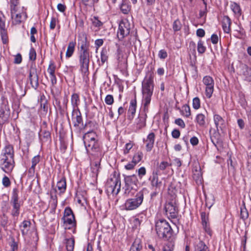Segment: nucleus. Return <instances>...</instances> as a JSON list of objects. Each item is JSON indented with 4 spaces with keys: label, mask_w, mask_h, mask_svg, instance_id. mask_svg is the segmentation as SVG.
<instances>
[{
    "label": "nucleus",
    "mask_w": 251,
    "mask_h": 251,
    "mask_svg": "<svg viewBox=\"0 0 251 251\" xmlns=\"http://www.w3.org/2000/svg\"><path fill=\"white\" fill-rule=\"evenodd\" d=\"M108 59L107 51L106 49H102L100 52V62L99 61V65L102 66Z\"/></svg>",
    "instance_id": "nucleus-33"
},
{
    "label": "nucleus",
    "mask_w": 251,
    "mask_h": 251,
    "mask_svg": "<svg viewBox=\"0 0 251 251\" xmlns=\"http://www.w3.org/2000/svg\"><path fill=\"white\" fill-rule=\"evenodd\" d=\"M55 66L52 63H50L47 69V72L50 75H55Z\"/></svg>",
    "instance_id": "nucleus-48"
},
{
    "label": "nucleus",
    "mask_w": 251,
    "mask_h": 251,
    "mask_svg": "<svg viewBox=\"0 0 251 251\" xmlns=\"http://www.w3.org/2000/svg\"><path fill=\"white\" fill-rule=\"evenodd\" d=\"M10 111L8 106L2 105L0 107V125L8 122Z\"/></svg>",
    "instance_id": "nucleus-15"
},
{
    "label": "nucleus",
    "mask_w": 251,
    "mask_h": 251,
    "mask_svg": "<svg viewBox=\"0 0 251 251\" xmlns=\"http://www.w3.org/2000/svg\"><path fill=\"white\" fill-rule=\"evenodd\" d=\"M11 205L10 213L14 220H17L20 213L22 203L19 201V190L14 188L12 190L10 201Z\"/></svg>",
    "instance_id": "nucleus-7"
},
{
    "label": "nucleus",
    "mask_w": 251,
    "mask_h": 251,
    "mask_svg": "<svg viewBox=\"0 0 251 251\" xmlns=\"http://www.w3.org/2000/svg\"><path fill=\"white\" fill-rule=\"evenodd\" d=\"M155 135L153 132L150 133L146 138L143 139V142L145 144L146 150L147 152H150L154 146Z\"/></svg>",
    "instance_id": "nucleus-17"
},
{
    "label": "nucleus",
    "mask_w": 251,
    "mask_h": 251,
    "mask_svg": "<svg viewBox=\"0 0 251 251\" xmlns=\"http://www.w3.org/2000/svg\"><path fill=\"white\" fill-rule=\"evenodd\" d=\"M214 124L216 126L217 132H215V135L211 136L210 138L212 142L215 146L220 143L219 131L223 130L226 127V123L224 119L218 114H215L213 117Z\"/></svg>",
    "instance_id": "nucleus-8"
},
{
    "label": "nucleus",
    "mask_w": 251,
    "mask_h": 251,
    "mask_svg": "<svg viewBox=\"0 0 251 251\" xmlns=\"http://www.w3.org/2000/svg\"><path fill=\"white\" fill-rule=\"evenodd\" d=\"M174 241L171 240L168 242L163 248V251H173L174 248Z\"/></svg>",
    "instance_id": "nucleus-37"
},
{
    "label": "nucleus",
    "mask_w": 251,
    "mask_h": 251,
    "mask_svg": "<svg viewBox=\"0 0 251 251\" xmlns=\"http://www.w3.org/2000/svg\"><path fill=\"white\" fill-rule=\"evenodd\" d=\"M202 82L206 86V96L208 98H210L214 91V81L211 76L206 75L203 77Z\"/></svg>",
    "instance_id": "nucleus-12"
},
{
    "label": "nucleus",
    "mask_w": 251,
    "mask_h": 251,
    "mask_svg": "<svg viewBox=\"0 0 251 251\" xmlns=\"http://www.w3.org/2000/svg\"><path fill=\"white\" fill-rule=\"evenodd\" d=\"M14 156L12 146H5L0 155V168L5 173L9 174L13 170L15 166Z\"/></svg>",
    "instance_id": "nucleus-4"
},
{
    "label": "nucleus",
    "mask_w": 251,
    "mask_h": 251,
    "mask_svg": "<svg viewBox=\"0 0 251 251\" xmlns=\"http://www.w3.org/2000/svg\"><path fill=\"white\" fill-rule=\"evenodd\" d=\"M131 9L130 6L126 0H123L120 5V9L123 13L126 14L128 13Z\"/></svg>",
    "instance_id": "nucleus-34"
},
{
    "label": "nucleus",
    "mask_w": 251,
    "mask_h": 251,
    "mask_svg": "<svg viewBox=\"0 0 251 251\" xmlns=\"http://www.w3.org/2000/svg\"><path fill=\"white\" fill-rule=\"evenodd\" d=\"M0 34L3 44L7 43L8 38L7 29L5 27V17L1 12H0Z\"/></svg>",
    "instance_id": "nucleus-13"
},
{
    "label": "nucleus",
    "mask_w": 251,
    "mask_h": 251,
    "mask_svg": "<svg viewBox=\"0 0 251 251\" xmlns=\"http://www.w3.org/2000/svg\"><path fill=\"white\" fill-rule=\"evenodd\" d=\"M158 56L161 59H165L167 57V53L165 50H161L159 51Z\"/></svg>",
    "instance_id": "nucleus-61"
},
{
    "label": "nucleus",
    "mask_w": 251,
    "mask_h": 251,
    "mask_svg": "<svg viewBox=\"0 0 251 251\" xmlns=\"http://www.w3.org/2000/svg\"><path fill=\"white\" fill-rule=\"evenodd\" d=\"M175 123L180 126L181 128H184L185 127V124L184 121L180 118H178L175 120Z\"/></svg>",
    "instance_id": "nucleus-56"
},
{
    "label": "nucleus",
    "mask_w": 251,
    "mask_h": 251,
    "mask_svg": "<svg viewBox=\"0 0 251 251\" xmlns=\"http://www.w3.org/2000/svg\"><path fill=\"white\" fill-rule=\"evenodd\" d=\"M149 194L147 188H144L136 194L133 198L127 199L125 203V208L126 210H133L139 207L143 202L145 195Z\"/></svg>",
    "instance_id": "nucleus-6"
},
{
    "label": "nucleus",
    "mask_w": 251,
    "mask_h": 251,
    "mask_svg": "<svg viewBox=\"0 0 251 251\" xmlns=\"http://www.w3.org/2000/svg\"><path fill=\"white\" fill-rule=\"evenodd\" d=\"M75 114L76 117L74 118V123L75 126L79 127L80 129H84L86 126V125H83L82 123V118L80 112L79 110H74L73 115Z\"/></svg>",
    "instance_id": "nucleus-19"
},
{
    "label": "nucleus",
    "mask_w": 251,
    "mask_h": 251,
    "mask_svg": "<svg viewBox=\"0 0 251 251\" xmlns=\"http://www.w3.org/2000/svg\"><path fill=\"white\" fill-rule=\"evenodd\" d=\"M10 250L9 251H16L18 249V243L16 242L14 238H12L11 242L10 243Z\"/></svg>",
    "instance_id": "nucleus-42"
},
{
    "label": "nucleus",
    "mask_w": 251,
    "mask_h": 251,
    "mask_svg": "<svg viewBox=\"0 0 251 251\" xmlns=\"http://www.w3.org/2000/svg\"><path fill=\"white\" fill-rule=\"evenodd\" d=\"M193 178L197 183H201L202 180V173L201 168L199 165H196L193 168Z\"/></svg>",
    "instance_id": "nucleus-20"
},
{
    "label": "nucleus",
    "mask_w": 251,
    "mask_h": 251,
    "mask_svg": "<svg viewBox=\"0 0 251 251\" xmlns=\"http://www.w3.org/2000/svg\"><path fill=\"white\" fill-rule=\"evenodd\" d=\"M151 185L153 187H156V188H159L161 185V182L158 181L157 176H153L151 180Z\"/></svg>",
    "instance_id": "nucleus-43"
},
{
    "label": "nucleus",
    "mask_w": 251,
    "mask_h": 251,
    "mask_svg": "<svg viewBox=\"0 0 251 251\" xmlns=\"http://www.w3.org/2000/svg\"><path fill=\"white\" fill-rule=\"evenodd\" d=\"M83 141L87 152L96 156L92 165L91 169L92 172L97 176L103 156V153L98 142V136L93 131L87 132L83 135Z\"/></svg>",
    "instance_id": "nucleus-1"
},
{
    "label": "nucleus",
    "mask_w": 251,
    "mask_h": 251,
    "mask_svg": "<svg viewBox=\"0 0 251 251\" xmlns=\"http://www.w3.org/2000/svg\"><path fill=\"white\" fill-rule=\"evenodd\" d=\"M56 24V19L55 17H52L50 25V29H53L55 27Z\"/></svg>",
    "instance_id": "nucleus-60"
},
{
    "label": "nucleus",
    "mask_w": 251,
    "mask_h": 251,
    "mask_svg": "<svg viewBox=\"0 0 251 251\" xmlns=\"http://www.w3.org/2000/svg\"><path fill=\"white\" fill-rule=\"evenodd\" d=\"M143 156V153L142 152L139 151L134 155L132 161L137 164L142 160Z\"/></svg>",
    "instance_id": "nucleus-38"
},
{
    "label": "nucleus",
    "mask_w": 251,
    "mask_h": 251,
    "mask_svg": "<svg viewBox=\"0 0 251 251\" xmlns=\"http://www.w3.org/2000/svg\"><path fill=\"white\" fill-rule=\"evenodd\" d=\"M75 43L71 42L69 43L67 51L66 52V56L67 58L71 57L75 51Z\"/></svg>",
    "instance_id": "nucleus-32"
},
{
    "label": "nucleus",
    "mask_w": 251,
    "mask_h": 251,
    "mask_svg": "<svg viewBox=\"0 0 251 251\" xmlns=\"http://www.w3.org/2000/svg\"><path fill=\"white\" fill-rule=\"evenodd\" d=\"M196 120L200 126L204 127L205 125V117L203 114H199L197 115Z\"/></svg>",
    "instance_id": "nucleus-35"
},
{
    "label": "nucleus",
    "mask_w": 251,
    "mask_h": 251,
    "mask_svg": "<svg viewBox=\"0 0 251 251\" xmlns=\"http://www.w3.org/2000/svg\"><path fill=\"white\" fill-rule=\"evenodd\" d=\"M138 172V175L140 178H141L146 174V170L145 167H142L136 171Z\"/></svg>",
    "instance_id": "nucleus-55"
},
{
    "label": "nucleus",
    "mask_w": 251,
    "mask_h": 251,
    "mask_svg": "<svg viewBox=\"0 0 251 251\" xmlns=\"http://www.w3.org/2000/svg\"><path fill=\"white\" fill-rule=\"evenodd\" d=\"M231 9L233 12L235 14L240 15L241 12V9L240 6L236 3H234L231 5Z\"/></svg>",
    "instance_id": "nucleus-44"
},
{
    "label": "nucleus",
    "mask_w": 251,
    "mask_h": 251,
    "mask_svg": "<svg viewBox=\"0 0 251 251\" xmlns=\"http://www.w3.org/2000/svg\"><path fill=\"white\" fill-rule=\"evenodd\" d=\"M105 102L108 105H111L114 102V98L112 95H108L105 98Z\"/></svg>",
    "instance_id": "nucleus-50"
},
{
    "label": "nucleus",
    "mask_w": 251,
    "mask_h": 251,
    "mask_svg": "<svg viewBox=\"0 0 251 251\" xmlns=\"http://www.w3.org/2000/svg\"><path fill=\"white\" fill-rule=\"evenodd\" d=\"M171 165H172V163L170 164L166 161H162L160 163L158 168L160 170H164L168 167L171 166Z\"/></svg>",
    "instance_id": "nucleus-51"
},
{
    "label": "nucleus",
    "mask_w": 251,
    "mask_h": 251,
    "mask_svg": "<svg viewBox=\"0 0 251 251\" xmlns=\"http://www.w3.org/2000/svg\"><path fill=\"white\" fill-rule=\"evenodd\" d=\"M180 133L178 129H175L172 132V136L173 138L177 139L180 136Z\"/></svg>",
    "instance_id": "nucleus-62"
},
{
    "label": "nucleus",
    "mask_w": 251,
    "mask_h": 251,
    "mask_svg": "<svg viewBox=\"0 0 251 251\" xmlns=\"http://www.w3.org/2000/svg\"><path fill=\"white\" fill-rule=\"evenodd\" d=\"M30 225L31 222L28 220H24L20 225V229L23 236L28 233Z\"/></svg>",
    "instance_id": "nucleus-24"
},
{
    "label": "nucleus",
    "mask_w": 251,
    "mask_h": 251,
    "mask_svg": "<svg viewBox=\"0 0 251 251\" xmlns=\"http://www.w3.org/2000/svg\"><path fill=\"white\" fill-rule=\"evenodd\" d=\"M18 5L10 4V13L11 18H13L14 14L18 12Z\"/></svg>",
    "instance_id": "nucleus-49"
},
{
    "label": "nucleus",
    "mask_w": 251,
    "mask_h": 251,
    "mask_svg": "<svg viewBox=\"0 0 251 251\" xmlns=\"http://www.w3.org/2000/svg\"><path fill=\"white\" fill-rule=\"evenodd\" d=\"M79 101L80 100L78 95L76 93L73 94L71 96V103L74 108V110H75V108H77Z\"/></svg>",
    "instance_id": "nucleus-31"
},
{
    "label": "nucleus",
    "mask_w": 251,
    "mask_h": 251,
    "mask_svg": "<svg viewBox=\"0 0 251 251\" xmlns=\"http://www.w3.org/2000/svg\"><path fill=\"white\" fill-rule=\"evenodd\" d=\"M201 219L202 225L209 223L208 217L206 215L205 212H201Z\"/></svg>",
    "instance_id": "nucleus-52"
},
{
    "label": "nucleus",
    "mask_w": 251,
    "mask_h": 251,
    "mask_svg": "<svg viewBox=\"0 0 251 251\" xmlns=\"http://www.w3.org/2000/svg\"><path fill=\"white\" fill-rule=\"evenodd\" d=\"M28 80L32 88L36 90L39 86V77L35 68L31 67L30 69Z\"/></svg>",
    "instance_id": "nucleus-14"
},
{
    "label": "nucleus",
    "mask_w": 251,
    "mask_h": 251,
    "mask_svg": "<svg viewBox=\"0 0 251 251\" xmlns=\"http://www.w3.org/2000/svg\"><path fill=\"white\" fill-rule=\"evenodd\" d=\"M173 28L175 32L179 31L181 28V24L178 20L174 21L173 25Z\"/></svg>",
    "instance_id": "nucleus-41"
},
{
    "label": "nucleus",
    "mask_w": 251,
    "mask_h": 251,
    "mask_svg": "<svg viewBox=\"0 0 251 251\" xmlns=\"http://www.w3.org/2000/svg\"><path fill=\"white\" fill-rule=\"evenodd\" d=\"M194 251H209L208 247L202 241L197 240L194 245Z\"/></svg>",
    "instance_id": "nucleus-23"
},
{
    "label": "nucleus",
    "mask_w": 251,
    "mask_h": 251,
    "mask_svg": "<svg viewBox=\"0 0 251 251\" xmlns=\"http://www.w3.org/2000/svg\"><path fill=\"white\" fill-rule=\"evenodd\" d=\"M202 226L205 231L209 235H212V230L210 227V224L208 223L202 225Z\"/></svg>",
    "instance_id": "nucleus-54"
},
{
    "label": "nucleus",
    "mask_w": 251,
    "mask_h": 251,
    "mask_svg": "<svg viewBox=\"0 0 251 251\" xmlns=\"http://www.w3.org/2000/svg\"><path fill=\"white\" fill-rule=\"evenodd\" d=\"M125 181L127 188L132 189L134 188V186H136L138 183V178L135 175L125 176Z\"/></svg>",
    "instance_id": "nucleus-18"
},
{
    "label": "nucleus",
    "mask_w": 251,
    "mask_h": 251,
    "mask_svg": "<svg viewBox=\"0 0 251 251\" xmlns=\"http://www.w3.org/2000/svg\"><path fill=\"white\" fill-rule=\"evenodd\" d=\"M2 183L4 187H8L10 185L11 182L9 178L7 176H5L2 178Z\"/></svg>",
    "instance_id": "nucleus-53"
},
{
    "label": "nucleus",
    "mask_w": 251,
    "mask_h": 251,
    "mask_svg": "<svg viewBox=\"0 0 251 251\" xmlns=\"http://www.w3.org/2000/svg\"><path fill=\"white\" fill-rule=\"evenodd\" d=\"M132 25L127 19L122 20L119 25L117 37L120 40H122L130 33Z\"/></svg>",
    "instance_id": "nucleus-10"
},
{
    "label": "nucleus",
    "mask_w": 251,
    "mask_h": 251,
    "mask_svg": "<svg viewBox=\"0 0 251 251\" xmlns=\"http://www.w3.org/2000/svg\"><path fill=\"white\" fill-rule=\"evenodd\" d=\"M201 102L198 97H195L193 100V107L195 109H198L200 108Z\"/></svg>",
    "instance_id": "nucleus-45"
},
{
    "label": "nucleus",
    "mask_w": 251,
    "mask_h": 251,
    "mask_svg": "<svg viewBox=\"0 0 251 251\" xmlns=\"http://www.w3.org/2000/svg\"><path fill=\"white\" fill-rule=\"evenodd\" d=\"M231 21L228 16H224L222 20V27L225 33H229L230 31Z\"/></svg>",
    "instance_id": "nucleus-25"
},
{
    "label": "nucleus",
    "mask_w": 251,
    "mask_h": 251,
    "mask_svg": "<svg viewBox=\"0 0 251 251\" xmlns=\"http://www.w3.org/2000/svg\"><path fill=\"white\" fill-rule=\"evenodd\" d=\"M106 191L113 195H117L121 189L120 178L116 175L109 178L106 184Z\"/></svg>",
    "instance_id": "nucleus-9"
},
{
    "label": "nucleus",
    "mask_w": 251,
    "mask_h": 251,
    "mask_svg": "<svg viewBox=\"0 0 251 251\" xmlns=\"http://www.w3.org/2000/svg\"><path fill=\"white\" fill-rule=\"evenodd\" d=\"M8 218L7 217L3 216L0 221V226H2L4 228L7 227V225L8 224Z\"/></svg>",
    "instance_id": "nucleus-58"
},
{
    "label": "nucleus",
    "mask_w": 251,
    "mask_h": 251,
    "mask_svg": "<svg viewBox=\"0 0 251 251\" xmlns=\"http://www.w3.org/2000/svg\"><path fill=\"white\" fill-rule=\"evenodd\" d=\"M136 98L133 100H131L130 102V105L129 107V109L128 110V119H132L134 115L136 112Z\"/></svg>",
    "instance_id": "nucleus-22"
},
{
    "label": "nucleus",
    "mask_w": 251,
    "mask_h": 251,
    "mask_svg": "<svg viewBox=\"0 0 251 251\" xmlns=\"http://www.w3.org/2000/svg\"><path fill=\"white\" fill-rule=\"evenodd\" d=\"M145 112L144 116H140L136 120L135 124L136 129L139 130L145 127L146 125V118L147 117V113L148 112Z\"/></svg>",
    "instance_id": "nucleus-21"
},
{
    "label": "nucleus",
    "mask_w": 251,
    "mask_h": 251,
    "mask_svg": "<svg viewBox=\"0 0 251 251\" xmlns=\"http://www.w3.org/2000/svg\"><path fill=\"white\" fill-rule=\"evenodd\" d=\"M24 16L25 19L26 15L25 13H19L14 14L13 18H11L13 19V24L14 25H19L21 23L22 21V17Z\"/></svg>",
    "instance_id": "nucleus-28"
},
{
    "label": "nucleus",
    "mask_w": 251,
    "mask_h": 251,
    "mask_svg": "<svg viewBox=\"0 0 251 251\" xmlns=\"http://www.w3.org/2000/svg\"><path fill=\"white\" fill-rule=\"evenodd\" d=\"M133 145L131 143H128L126 144L125 149L124 151V154L128 153L129 150L132 148Z\"/></svg>",
    "instance_id": "nucleus-63"
},
{
    "label": "nucleus",
    "mask_w": 251,
    "mask_h": 251,
    "mask_svg": "<svg viewBox=\"0 0 251 251\" xmlns=\"http://www.w3.org/2000/svg\"><path fill=\"white\" fill-rule=\"evenodd\" d=\"M153 79V75L148 73L142 83V103L145 112H149L154 86Z\"/></svg>",
    "instance_id": "nucleus-3"
},
{
    "label": "nucleus",
    "mask_w": 251,
    "mask_h": 251,
    "mask_svg": "<svg viewBox=\"0 0 251 251\" xmlns=\"http://www.w3.org/2000/svg\"><path fill=\"white\" fill-rule=\"evenodd\" d=\"M136 165L134 162H133V161H132L131 162L128 163L127 165H125V167L126 169L127 170H130L133 169L135 166Z\"/></svg>",
    "instance_id": "nucleus-64"
},
{
    "label": "nucleus",
    "mask_w": 251,
    "mask_h": 251,
    "mask_svg": "<svg viewBox=\"0 0 251 251\" xmlns=\"http://www.w3.org/2000/svg\"><path fill=\"white\" fill-rule=\"evenodd\" d=\"M155 230L158 236L164 240L174 241L173 231L169 224L165 220L161 219L156 222Z\"/></svg>",
    "instance_id": "nucleus-5"
},
{
    "label": "nucleus",
    "mask_w": 251,
    "mask_h": 251,
    "mask_svg": "<svg viewBox=\"0 0 251 251\" xmlns=\"http://www.w3.org/2000/svg\"><path fill=\"white\" fill-rule=\"evenodd\" d=\"M40 156L37 155L35 156L32 159V165L29 169V172L31 174H34L35 172V168L36 165L40 162Z\"/></svg>",
    "instance_id": "nucleus-30"
},
{
    "label": "nucleus",
    "mask_w": 251,
    "mask_h": 251,
    "mask_svg": "<svg viewBox=\"0 0 251 251\" xmlns=\"http://www.w3.org/2000/svg\"><path fill=\"white\" fill-rule=\"evenodd\" d=\"M57 187L61 193H64L66 189V178L62 177L57 183Z\"/></svg>",
    "instance_id": "nucleus-29"
},
{
    "label": "nucleus",
    "mask_w": 251,
    "mask_h": 251,
    "mask_svg": "<svg viewBox=\"0 0 251 251\" xmlns=\"http://www.w3.org/2000/svg\"><path fill=\"white\" fill-rule=\"evenodd\" d=\"M243 75L245 80L248 81H251V68L246 67L243 71Z\"/></svg>",
    "instance_id": "nucleus-36"
},
{
    "label": "nucleus",
    "mask_w": 251,
    "mask_h": 251,
    "mask_svg": "<svg viewBox=\"0 0 251 251\" xmlns=\"http://www.w3.org/2000/svg\"><path fill=\"white\" fill-rule=\"evenodd\" d=\"M197 50L200 54H203L206 50V47L203 45V42L200 40L198 43Z\"/></svg>",
    "instance_id": "nucleus-39"
},
{
    "label": "nucleus",
    "mask_w": 251,
    "mask_h": 251,
    "mask_svg": "<svg viewBox=\"0 0 251 251\" xmlns=\"http://www.w3.org/2000/svg\"><path fill=\"white\" fill-rule=\"evenodd\" d=\"M39 137L42 142H47L50 140V133L48 130L42 129L39 133Z\"/></svg>",
    "instance_id": "nucleus-27"
},
{
    "label": "nucleus",
    "mask_w": 251,
    "mask_h": 251,
    "mask_svg": "<svg viewBox=\"0 0 251 251\" xmlns=\"http://www.w3.org/2000/svg\"><path fill=\"white\" fill-rule=\"evenodd\" d=\"M182 114L186 117H188L191 115V110L189 105L185 104L183 106Z\"/></svg>",
    "instance_id": "nucleus-40"
},
{
    "label": "nucleus",
    "mask_w": 251,
    "mask_h": 251,
    "mask_svg": "<svg viewBox=\"0 0 251 251\" xmlns=\"http://www.w3.org/2000/svg\"><path fill=\"white\" fill-rule=\"evenodd\" d=\"M22 61V55L20 53H18L15 56L14 63L15 64H20Z\"/></svg>",
    "instance_id": "nucleus-59"
},
{
    "label": "nucleus",
    "mask_w": 251,
    "mask_h": 251,
    "mask_svg": "<svg viewBox=\"0 0 251 251\" xmlns=\"http://www.w3.org/2000/svg\"><path fill=\"white\" fill-rule=\"evenodd\" d=\"M141 222L142 221L140 220L138 218H134L132 221L133 227L137 228L138 226H140Z\"/></svg>",
    "instance_id": "nucleus-57"
},
{
    "label": "nucleus",
    "mask_w": 251,
    "mask_h": 251,
    "mask_svg": "<svg viewBox=\"0 0 251 251\" xmlns=\"http://www.w3.org/2000/svg\"><path fill=\"white\" fill-rule=\"evenodd\" d=\"M62 220L65 226V229H74L73 233H75V229L76 226V222L75 219V215H72V217L69 216L63 217Z\"/></svg>",
    "instance_id": "nucleus-16"
},
{
    "label": "nucleus",
    "mask_w": 251,
    "mask_h": 251,
    "mask_svg": "<svg viewBox=\"0 0 251 251\" xmlns=\"http://www.w3.org/2000/svg\"><path fill=\"white\" fill-rule=\"evenodd\" d=\"M164 209L168 216L173 219L176 218L178 210L175 201H172L166 203Z\"/></svg>",
    "instance_id": "nucleus-11"
},
{
    "label": "nucleus",
    "mask_w": 251,
    "mask_h": 251,
    "mask_svg": "<svg viewBox=\"0 0 251 251\" xmlns=\"http://www.w3.org/2000/svg\"><path fill=\"white\" fill-rule=\"evenodd\" d=\"M75 239L74 237L65 238L64 243L66 245V248L67 251H73L75 246Z\"/></svg>",
    "instance_id": "nucleus-26"
},
{
    "label": "nucleus",
    "mask_w": 251,
    "mask_h": 251,
    "mask_svg": "<svg viewBox=\"0 0 251 251\" xmlns=\"http://www.w3.org/2000/svg\"><path fill=\"white\" fill-rule=\"evenodd\" d=\"M78 39L79 44L80 45L79 52L80 69L83 75H86L88 74L90 59L92 53L89 51L86 34L84 32L79 33Z\"/></svg>",
    "instance_id": "nucleus-2"
},
{
    "label": "nucleus",
    "mask_w": 251,
    "mask_h": 251,
    "mask_svg": "<svg viewBox=\"0 0 251 251\" xmlns=\"http://www.w3.org/2000/svg\"><path fill=\"white\" fill-rule=\"evenodd\" d=\"M73 212L71 208L69 207H67L65 208L64 212V215L63 217H72V215H74Z\"/></svg>",
    "instance_id": "nucleus-47"
},
{
    "label": "nucleus",
    "mask_w": 251,
    "mask_h": 251,
    "mask_svg": "<svg viewBox=\"0 0 251 251\" xmlns=\"http://www.w3.org/2000/svg\"><path fill=\"white\" fill-rule=\"evenodd\" d=\"M29 58L31 61H35L36 58V52L33 48H31L29 53Z\"/></svg>",
    "instance_id": "nucleus-46"
}]
</instances>
